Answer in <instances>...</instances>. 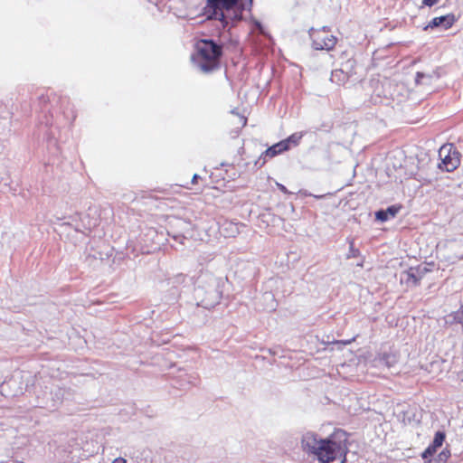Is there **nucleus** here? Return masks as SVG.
<instances>
[{
    "label": "nucleus",
    "mask_w": 463,
    "mask_h": 463,
    "mask_svg": "<svg viewBox=\"0 0 463 463\" xmlns=\"http://www.w3.org/2000/svg\"><path fill=\"white\" fill-rule=\"evenodd\" d=\"M302 449L308 455L317 458L319 463H344L347 452L346 432L339 430L326 439L314 432L302 436Z\"/></svg>",
    "instance_id": "f257e3e1"
},
{
    "label": "nucleus",
    "mask_w": 463,
    "mask_h": 463,
    "mask_svg": "<svg viewBox=\"0 0 463 463\" xmlns=\"http://www.w3.org/2000/svg\"><path fill=\"white\" fill-rule=\"evenodd\" d=\"M246 5L242 0H206L203 14L206 20H216L223 31L230 32L238 22L242 20Z\"/></svg>",
    "instance_id": "f03ea898"
},
{
    "label": "nucleus",
    "mask_w": 463,
    "mask_h": 463,
    "mask_svg": "<svg viewBox=\"0 0 463 463\" xmlns=\"http://www.w3.org/2000/svg\"><path fill=\"white\" fill-rule=\"evenodd\" d=\"M196 54L192 56L194 65L203 72L209 73L220 65L222 44L213 39H201L195 45Z\"/></svg>",
    "instance_id": "7ed1b4c3"
},
{
    "label": "nucleus",
    "mask_w": 463,
    "mask_h": 463,
    "mask_svg": "<svg viewBox=\"0 0 463 463\" xmlns=\"http://www.w3.org/2000/svg\"><path fill=\"white\" fill-rule=\"evenodd\" d=\"M194 297L196 305L210 309L219 303L222 293L217 288L215 279H211L205 285L198 284L194 288Z\"/></svg>",
    "instance_id": "20e7f679"
},
{
    "label": "nucleus",
    "mask_w": 463,
    "mask_h": 463,
    "mask_svg": "<svg viewBox=\"0 0 463 463\" xmlns=\"http://www.w3.org/2000/svg\"><path fill=\"white\" fill-rule=\"evenodd\" d=\"M440 162L437 167L441 172L452 173L461 163V154L458 148L451 143L441 146L439 150Z\"/></svg>",
    "instance_id": "39448f33"
},
{
    "label": "nucleus",
    "mask_w": 463,
    "mask_h": 463,
    "mask_svg": "<svg viewBox=\"0 0 463 463\" xmlns=\"http://www.w3.org/2000/svg\"><path fill=\"white\" fill-rule=\"evenodd\" d=\"M186 276L180 273L160 283V289L164 293L162 299L166 304L175 303L181 295V286L185 282Z\"/></svg>",
    "instance_id": "423d86ee"
},
{
    "label": "nucleus",
    "mask_w": 463,
    "mask_h": 463,
    "mask_svg": "<svg viewBox=\"0 0 463 463\" xmlns=\"http://www.w3.org/2000/svg\"><path fill=\"white\" fill-rule=\"evenodd\" d=\"M329 27L323 26L321 29L310 28L308 31L312 40V46L316 50L331 51L336 44L337 39L333 34H328Z\"/></svg>",
    "instance_id": "0eeeda50"
},
{
    "label": "nucleus",
    "mask_w": 463,
    "mask_h": 463,
    "mask_svg": "<svg viewBox=\"0 0 463 463\" xmlns=\"http://www.w3.org/2000/svg\"><path fill=\"white\" fill-rule=\"evenodd\" d=\"M385 155L381 168L383 169L387 177L392 178L394 176V172L400 169L402 166L404 162V154L400 148H394L391 151L385 152H378V156Z\"/></svg>",
    "instance_id": "6e6552de"
},
{
    "label": "nucleus",
    "mask_w": 463,
    "mask_h": 463,
    "mask_svg": "<svg viewBox=\"0 0 463 463\" xmlns=\"http://www.w3.org/2000/svg\"><path fill=\"white\" fill-rule=\"evenodd\" d=\"M171 231L168 234L173 237L176 241L184 244V241L187 239L185 233H189L191 231V222H186L180 218H174L169 222Z\"/></svg>",
    "instance_id": "1a4fd4ad"
},
{
    "label": "nucleus",
    "mask_w": 463,
    "mask_h": 463,
    "mask_svg": "<svg viewBox=\"0 0 463 463\" xmlns=\"http://www.w3.org/2000/svg\"><path fill=\"white\" fill-rule=\"evenodd\" d=\"M457 21V18L454 14L450 13L445 15H440L438 17L432 18L429 24L423 28L424 31H428L430 29H435V28H441L444 30H447L450 28L455 22Z\"/></svg>",
    "instance_id": "9d476101"
},
{
    "label": "nucleus",
    "mask_w": 463,
    "mask_h": 463,
    "mask_svg": "<svg viewBox=\"0 0 463 463\" xmlns=\"http://www.w3.org/2000/svg\"><path fill=\"white\" fill-rule=\"evenodd\" d=\"M284 151L280 147L279 142L274 144L273 146L267 148L259 157V159L255 162V165L259 167H262L267 162V158L274 157Z\"/></svg>",
    "instance_id": "9b49d317"
},
{
    "label": "nucleus",
    "mask_w": 463,
    "mask_h": 463,
    "mask_svg": "<svg viewBox=\"0 0 463 463\" xmlns=\"http://www.w3.org/2000/svg\"><path fill=\"white\" fill-rule=\"evenodd\" d=\"M398 362V355L395 352L383 353L381 356H378V371L383 370L384 367L392 369L395 366Z\"/></svg>",
    "instance_id": "f8f14e48"
},
{
    "label": "nucleus",
    "mask_w": 463,
    "mask_h": 463,
    "mask_svg": "<svg viewBox=\"0 0 463 463\" xmlns=\"http://www.w3.org/2000/svg\"><path fill=\"white\" fill-rule=\"evenodd\" d=\"M401 209V204H392L386 209H378V222H384L393 219Z\"/></svg>",
    "instance_id": "ddd939ff"
},
{
    "label": "nucleus",
    "mask_w": 463,
    "mask_h": 463,
    "mask_svg": "<svg viewBox=\"0 0 463 463\" xmlns=\"http://www.w3.org/2000/svg\"><path fill=\"white\" fill-rule=\"evenodd\" d=\"M439 78V74L437 71L431 73L418 71L415 76V82L417 85H430L433 79L438 80Z\"/></svg>",
    "instance_id": "4468645a"
},
{
    "label": "nucleus",
    "mask_w": 463,
    "mask_h": 463,
    "mask_svg": "<svg viewBox=\"0 0 463 463\" xmlns=\"http://www.w3.org/2000/svg\"><path fill=\"white\" fill-rule=\"evenodd\" d=\"M426 271V268H421L420 266L416 268H410L406 272L407 281H411L412 284L417 285Z\"/></svg>",
    "instance_id": "2eb2a0df"
},
{
    "label": "nucleus",
    "mask_w": 463,
    "mask_h": 463,
    "mask_svg": "<svg viewBox=\"0 0 463 463\" xmlns=\"http://www.w3.org/2000/svg\"><path fill=\"white\" fill-rule=\"evenodd\" d=\"M350 78V73L344 69L334 70L331 73V81L338 85L345 84Z\"/></svg>",
    "instance_id": "dca6fc26"
},
{
    "label": "nucleus",
    "mask_w": 463,
    "mask_h": 463,
    "mask_svg": "<svg viewBox=\"0 0 463 463\" xmlns=\"http://www.w3.org/2000/svg\"><path fill=\"white\" fill-rule=\"evenodd\" d=\"M221 229L225 237H235L240 232L238 223L232 222H224Z\"/></svg>",
    "instance_id": "f3484780"
},
{
    "label": "nucleus",
    "mask_w": 463,
    "mask_h": 463,
    "mask_svg": "<svg viewBox=\"0 0 463 463\" xmlns=\"http://www.w3.org/2000/svg\"><path fill=\"white\" fill-rule=\"evenodd\" d=\"M261 298L263 301L267 302V306L264 307L265 310L272 311L276 309L277 303L271 292L263 293Z\"/></svg>",
    "instance_id": "a211bd4d"
},
{
    "label": "nucleus",
    "mask_w": 463,
    "mask_h": 463,
    "mask_svg": "<svg viewBox=\"0 0 463 463\" xmlns=\"http://www.w3.org/2000/svg\"><path fill=\"white\" fill-rule=\"evenodd\" d=\"M305 132H295L287 137V142L289 143L293 147H296L299 145L300 140L304 137Z\"/></svg>",
    "instance_id": "6ab92c4d"
},
{
    "label": "nucleus",
    "mask_w": 463,
    "mask_h": 463,
    "mask_svg": "<svg viewBox=\"0 0 463 463\" xmlns=\"http://www.w3.org/2000/svg\"><path fill=\"white\" fill-rule=\"evenodd\" d=\"M379 276H381V277L386 276V277H388L387 281H391L392 279L396 278V273L392 269H390L388 267H385V268L378 267V277Z\"/></svg>",
    "instance_id": "aec40b11"
},
{
    "label": "nucleus",
    "mask_w": 463,
    "mask_h": 463,
    "mask_svg": "<svg viewBox=\"0 0 463 463\" xmlns=\"http://www.w3.org/2000/svg\"><path fill=\"white\" fill-rule=\"evenodd\" d=\"M445 438H446L445 432L439 430L435 433L434 439H433V441L431 444L433 445V447L438 449L442 446V444L445 440Z\"/></svg>",
    "instance_id": "412c9836"
},
{
    "label": "nucleus",
    "mask_w": 463,
    "mask_h": 463,
    "mask_svg": "<svg viewBox=\"0 0 463 463\" xmlns=\"http://www.w3.org/2000/svg\"><path fill=\"white\" fill-rule=\"evenodd\" d=\"M450 456V452L448 449L442 450L435 458L439 463H446L449 457Z\"/></svg>",
    "instance_id": "4be33fe9"
},
{
    "label": "nucleus",
    "mask_w": 463,
    "mask_h": 463,
    "mask_svg": "<svg viewBox=\"0 0 463 463\" xmlns=\"http://www.w3.org/2000/svg\"><path fill=\"white\" fill-rule=\"evenodd\" d=\"M360 254L359 252V250L355 249L354 248V241H350V246H349V252L347 253V258L350 259V258H355L357 257L358 255Z\"/></svg>",
    "instance_id": "5701e85b"
},
{
    "label": "nucleus",
    "mask_w": 463,
    "mask_h": 463,
    "mask_svg": "<svg viewBox=\"0 0 463 463\" xmlns=\"http://www.w3.org/2000/svg\"><path fill=\"white\" fill-rule=\"evenodd\" d=\"M437 449L435 447H433L432 444H430L425 450L424 452L422 453V458H428L429 457H432L434 455V453L436 452Z\"/></svg>",
    "instance_id": "b1692460"
},
{
    "label": "nucleus",
    "mask_w": 463,
    "mask_h": 463,
    "mask_svg": "<svg viewBox=\"0 0 463 463\" xmlns=\"http://www.w3.org/2000/svg\"><path fill=\"white\" fill-rule=\"evenodd\" d=\"M252 23H253V25L255 27V29L260 33H264V27L262 25V24L256 20V19H253L252 20Z\"/></svg>",
    "instance_id": "393cba45"
},
{
    "label": "nucleus",
    "mask_w": 463,
    "mask_h": 463,
    "mask_svg": "<svg viewBox=\"0 0 463 463\" xmlns=\"http://www.w3.org/2000/svg\"><path fill=\"white\" fill-rule=\"evenodd\" d=\"M279 144H280V147L281 149L285 152V151H288L289 149H291L293 146L291 145H289V143L287 142V139H283L281 141H279Z\"/></svg>",
    "instance_id": "a878e982"
},
{
    "label": "nucleus",
    "mask_w": 463,
    "mask_h": 463,
    "mask_svg": "<svg viewBox=\"0 0 463 463\" xmlns=\"http://www.w3.org/2000/svg\"><path fill=\"white\" fill-rule=\"evenodd\" d=\"M55 396H56V400H54V404L53 405H56L57 403H61V402L62 396H63L61 389H58L56 391Z\"/></svg>",
    "instance_id": "bb28decb"
},
{
    "label": "nucleus",
    "mask_w": 463,
    "mask_h": 463,
    "mask_svg": "<svg viewBox=\"0 0 463 463\" xmlns=\"http://www.w3.org/2000/svg\"><path fill=\"white\" fill-rule=\"evenodd\" d=\"M439 0H422V4L426 6L431 7L438 3Z\"/></svg>",
    "instance_id": "cd10ccee"
},
{
    "label": "nucleus",
    "mask_w": 463,
    "mask_h": 463,
    "mask_svg": "<svg viewBox=\"0 0 463 463\" xmlns=\"http://www.w3.org/2000/svg\"><path fill=\"white\" fill-rule=\"evenodd\" d=\"M277 186L278 188L284 194H289V192L288 191L287 187L281 184H277Z\"/></svg>",
    "instance_id": "c85d7f7f"
},
{
    "label": "nucleus",
    "mask_w": 463,
    "mask_h": 463,
    "mask_svg": "<svg viewBox=\"0 0 463 463\" xmlns=\"http://www.w3.org/2000/svg\"><path fill=\"white\" fill-rule=\"evenodd\" d=\"M112 463H127V460L121 457L115 458Z\"/></svg>",
    "instance_id": "c756f323"
},
{
    "label": "nucleus",
    "mask_w": 463,
    "mask_h": 463,
    "mask_svg": "<svg viewBox=\"0 0 463 463\" xmlns=\"http://www.w3.org/2000/svg\"><path fill=\"white\" fill-rule=\"evenodd\" d=\"M195 381H196V377L195 376H192L190 375L189 376V379H188V383L193 384V385H195Z\"/></svg>",
    "instance_id": "7c9ffc66"
},
{
    "label": "nucleus",
    "mask_w": 463,
    "mask_h": 463,
    "mask_svg": "<svg viewBox=\"0 0 463 463\" xmlns=\"http://www.w3.org/2000/svg\"><path fill=\"white\" fill-rule=\"evenodd\" d=\"M199 178H200V176L197 174H194L192 178V184H196Z\"/></svg>",
    "instance_id": "2f4dec72"
},
{
    "label": "nucleus",
    "mask_w": 463,
    "mask_h": 463,
    "mask_svg": "<svg viewBox=\"0 0 463 463\" xmlns=\"http://www.w3.org/2000/svg\"><path fill=\"white\" fill-rule=\"evenodd\" d=\"M354 340V337H353L352 339H349V340L341 341V343H343L344 345H348V344L352 343Z\"/></svg>",
    "instance_id": "473e14b6"
},
{
    "label": "nucleus",
    "mask_w": 463,
    "mask_h": 463,
    "mask_svg": "<svg viewBox=\"0 0 463 463\" xmlns=\"http://www.w3.org/2000/svg\"><path fill=\"white\" fill-rule=\"evenodd\" d=\"M40 102H43V103H46L47 102V98L45 96H41L40 97Z\"/></svg>",
    "instance_id": "72a5a7b5"
},
{
    "label": "nucleus",
    "mask_w": 463,
    "mask_h": 463,
    "mask_svg": "<svg viewBox=\"0 0 463 463\" xmlns=\"http://www.w3.org/2000/svg\"><path fill=\"white\" fill-rule=\"evenodd\" d=\"M425 463H439V462L434 458V459H430L429 461H427Z\"/></svg>",
    "instance_id": "f704fd0d"
},
{
    "label": "nucleus",
    "mask_w": 463,
    "mask_h": 463,
    "mask_svg": "<svg viewBox=\"0 0 463 463\" xmlns=\"http://www.w3.org/2000/svg\"><path fill=\"white\" fill-rule=\"evenodd\" d=\"M252 2H253V0H249V5H250L249 9H250V7H251V5H252Z\"/></svg>",
    "instance_id": "c9c22d12"
},
{
    "label": "nucleus",
    "mask_w": 463,
    "mask_h": 463,
    "mask_svg": "<svg viewBox=\"0 0 463 463\" xmlns=\"http://www.w3.org/2000/svg\"><path fill=\"white\" fill-rule=\"evenodd\" d=\"M241 120L243 121V126L246 124L247 119L245 118H241Z\"/></svg>",
    "instance_id": "e433bc0d"
},
{
    "label": "nucleus",
    "mask_w": 463,
    "mask_h": 463,
    "mask_svg": "<svg viewBox=\"0 0 463 463\" xmlns=\"http://www.w3.org/2000/svg\"><path fill=\"white\" fill-rule=\"evenodd\" d=\"M221 165H222V166H224V165H227V164H225V163H222V164H221Z\"/></svg>",
    "instance_id": "4c0bfd02"
}]
</instances>
